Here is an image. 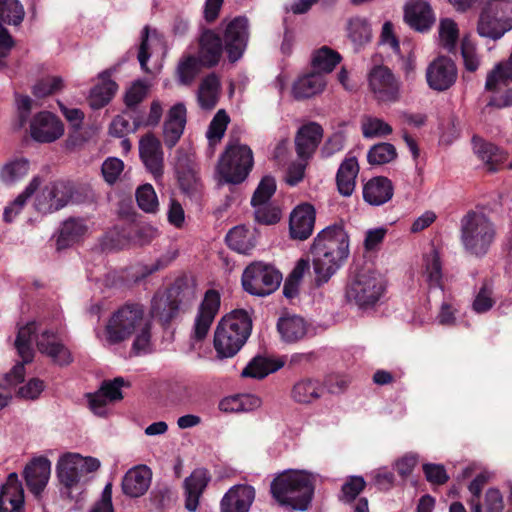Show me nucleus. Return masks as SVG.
Wrapping results in <instances>:
<instances>
[{
  "mask_svg": "<svg viewBox=\"0 0 512 512\" xmlns=\"http://www.w3.org/2000/svg\"><path fill=\"white\" fill-rule=\"evenodd\" d=\"M140 158L155 180L161 179L164 170V152L161 142L153 134L143 136L139 141Z\"/></svg>",
  "mask_w": 512,
  "mask_h": 512,
  "instance_id": "obj_20",
  "label": "nucleus"
},
{
  "mask_svg": "<svg viewBox=\"0 0 512 512\" xmlns=\"http://www.w3.org/2000/svg\"><path fill=\"white\" fill-rule=\"evenodd\" d=\"M315 224V209L308 203L296 206L289 220V231L293 239L306 240L313 232Z\"/></svg>",
  "mask_w": 512,
  "mask_h": 512,
  "instance_id": "obj_23",
  "label": "nucleus"
},
{
  "mask_svg": "<svg viewBox=\"0 0 512 512\" xmlns=\"http://www.w3.org/2000/svg\"><path fill=\"white\" fill-rule=\"evenodd\" d=\"M439 44L448 52H453L459 39V27L452 18H441L438 26Z\"/></svg>",
  "mask_w": 512,
  "mask_h": 512,
  "instance_id": "obj_49",
  "label": "nucleus"
},
{
  "mask_svg": "<svg viewBox=\"0 0 512 512\" xmlns=\"http://www.w3.org/2000/svg\"><path fill=\"white\" fill-rule=\"evenodd\" d=\"M161 42V38L155 30L150 31L147 26L143 28L141 33V43L138 51V61L142 70L145 72L149 71L147 62L150 58L152 47L161 44Z\"/></svg>",
  "mask_w": 512,
  "mask_h": 512,
  "instance_id": "obj_51",
  "label": "nucleus"
},
{
  "mask_svg": "<svg viewBox=\"0 0 512 512\" xmlns=\"http://www.w3.org/2000/svg\"><path fill=\"white\" fill-rule=\"evenodd\" d=\"M282 281L281 273L272 265L253 262L242 274L243 289L251 295L264 297L273 293Z\"/></svg>",
  "mask_w": 512,
  "mask_h": 512,
  "instance_id": "obj_11",
  "label": "nucleus"
},
{
  "mask_svg": "<svg viewBox=\"0 0 512 512\" xmlns=\"http://www.w3.org/2000/svg\"><path fill=\"white\" fill-rule=\"evenodd\" d=\"M458 76L454 61L446 56L434 59L426 68V81L434 91L443 92L452 87Z\"/></svg>",
  "mask_w": 512,
  "mask_h": 512,
  "instance_id": "obj_16",
  "label": "nucleus"
},
{
  "mask_svg": "<svg viewBox=\"0 0 512 512\" xmlns=\"http://www.w3.org/2000/svg\"><path fill=\"white\" fill-rule=\"evenodd\" d=\"M136 201L141 210L146 213H156L159 209L157 194L151 184H143L136 190Z\"/></svg>",
  "mask_w": 512,
  "mask_h": 512,
  "instance_id": "obj_55",
  "label": "nucleus"
},
{
  "mask_svg": "<svg viewBox=\"0 0 512 512\" xmlns=\"http://www.w3.org/2000/svg\"><path fill=\"white\" fill-rule=\"evenodd\" d=\"M186 124V107L183 103L173 105L163 124V138L167 147L172 148L181 138Z\"/></svg>",
  "mask_w": 512,
  "mask_h": 512,
  "instance_id": "obj_26",
  "label": "nucleus"
},
{
  "mask_svg": "<svg viewBox=\"0 0 512 512\" xmlns=\"http://www.w3.org/2000/svg\"><path fill=\"white\" fill-rule=\"evenodd\" d=\"M220 309V294L213 289L205 292L194 316L191 337L202 341L208 335L210 328Z\"/></svg>",
  "mask_w": 512,
  "mask_h": 512,
  "instance_id": "obj_14",
  "label": "nucleus"
},
{
  "mask_svg": "<svg viewBox=\"0 0 512 512\" xmlns=\"http://www.w3.org/2000/svg\"><path fill=\"white\" fill-rule=\"evenodd\" d=\"M134 336L133 351L139 355L151 348V319L139 304H126L109 318L105 329L97 333L104 345L119 344Z\"/></svg>",
  "mask_w": 512,
  "mask_h": 512,
  "instance_id": "obj_1",
  "label": "nucleus"
},
{
  "mask_svg": "<svg viewBox=\"0 0 512 512\" xmlns=\"http://www.w3.org/2000/svg\"><path fill=\"white\" fill-rule=\"evenodd\" d=\"M152 472L146 465H138L129 469L122 480V490L129 497H140L148 490Z\"/></svg>",
  "mask_w": 512,
  "mask_h": 512,
  "instance_id": "obj_28",
  "label": "nucleus"
},
{
  "mask_svg": "<svg viewBox=\"0 0 512 512\" xmlns=\"http://www.w3.org/2000/svg\"><path fill=\"white\" fill-rule=\"evenodd\" d=\"M385 291V282L376 271L363 269L351 275L345 290L348 302L361 309L373 307Z\"/></svg>",
  "mask_w": 512,
  "mask_h": 512,
  "instance_id": "obj_8",
  "label": "nucleus"
},
{
  "mask_svg": "<svg viewBox=\"0 0 512 512\" xmlns=\"http://www.w3.org/2000/svg\"><path fill=\"white\" fill-rule=\"evenodd\" d=\"M461 56L466 71L475 72L479 69L482 57L478 52V46L469 35H465L461 41Z\"/></svg>",
  "mask_w": 512,
  "mask_h": 512,
  "instance_id": "obj_50",
  "label": "nucleus"
},
{
  "mask_svg": "<svg viewBox=\"0 0 512 512\" xmlns=\"http://www.w3.org/2000/svg\"><path fill=\"white\" fill-rule=\"evenodd\" d=\"M25 376V366L16 364L3 376L0 388V410L8 405L11 400L10 390L21 383Z\"/></svg>",
  "mask_w": 512,
  "mask_h": 512,
  "instance_id": "obj_47",
  "label": "nucleus"
},
{
  "mask_svg": "<svg viewBox=\"0 0 512 512\" xmlns=\"http://www.w3.org/2000/svg\"><path fill=\"white\" fill-rule=\"evenodd\" d=\"M317 285L326 283L349 257V236L342 225H331L320 231L311 247Z\"/></svg>",
  "mask_w": 512,
  "mask_h": 512,
  "instance_id": "obj_3",
  "label": "nucleus"
},
{
  "mask_svg": "<svg viewBox=\"0 0 512 512\" xmlns=\"http://www.w3.org/2000/svg\"><path fill=\"white\" fill-rule=\"evenodd\" d=\"M210 480L211 476L208 470L204 468L195 469L190 476L184 480L185 508L189 512H195L198 509L200 497Z\"/></svg>",
  "mask_w": 512,
  "mask_h": 512,
  "instance_id": "obj_24",
  "label": "nucleus"
},
{
  "mask_svg": "<svg viewBox=\"0 0 512 512\" xmlns=\"http://www.w3.org/2000/svg\"><path fill=\"white\" fill-rule=\"evenodd\" d=\"M149 84L144 81H135L126 92L125 102L127 106L132 107L140 103L147 95Z\"/></svg>",
  "mask_w": 512,
  "mask_h": 512,
  "instance_id": "obj_63",
  "label": "nucleus"
},
{
  "mask_svg": "<svg viewBox=\"0 0 512 512\" xmlns=\"http://www.w3.org/2000/svg\"><path fill=\"white\" fill-rule=\"evenodd\" d=\"M51 474V462L46 457L34 458L24 469L26 485L34 495H39L46 487Z\"/></svg>",
  "mask_w": 512,
  "mask_h": 512,
  "instance_id": "obj_25",
  "label": "nucleus"
},
{
  "mask_svg": "<svg viewBox=\"0 0 512 512\" xmlns=\"http://www.w3.org/2000/svg\"><path fill=\"white\" fill-rule=\"evenodd\" d=\"M88 227L82 219H68L63 222L57 244L59 248H65L78 241L87 232Z\"/></svg>",
  "mask_w": 512,
  "mask_h": 512,
  "instance_id": "obj_43",
  "label": "nucleus"
},
{
  "mask_svg": "<svg viewBox=\"0 0 512 512\" xmlns=\"http://www.w3.org/2000/svg\"><path fill=\"white\" fill-rule=\"evenodd\" d=\"M117 90V84L110 79L107 71L99 75V83L90 92L89 104L93 109H100L107 105Z\"/></svg>",
  "mask_w": 512,
  "mask_h": 512,
  "instance_id": "obj_38",
  "label": "nucleus"
},
{
  "mask_svg": "<svg viewBox=\"0 0 512 512\" xmlns=\"http://www.w3.org/2000/svg\"><path fill=\"white\" fill-rule=\"evenodd\" d=\"M495 237L491 221L481 213L470 212L461 221V241L470 254L484 255Z\"/></svg>",
  "mask_w": 512,
  "mask_h": 512,
  "instance_id": "obj_10",
  "label": "nucleus"
},
{
  "mask_svg": "<svg viewBox=\"0 0 512 512\" xmlns=\"http://www.w3.org/2000/svg\"><path fill=\"white\" fill-rule=\"evenodd\" d=\"M323 136L322 127L314 122L302 126L295 138L297 154L308 159L315 152Z\"/></svg>",
  "mask_w": 512,
  "mask_h": 512,
  "instance_id": "obj_31",
  "label": "nucleus"
},
{
  "mask_svg": "<svg viewBox=\"0 0 512 512\" xmlns=\"http://www.w3.org/2000/svg\"><path fill=\"white\" fill-rule=\"evenodd\" d=\"M34 344L41 354L49 357L56 365L66 366L73 361L70 350L57 331L42 323L30 321L18 327L14 345L22 359L19 364L24 366L32 362L35 354Z\"/></svg>",
  "mask_w": 512,
  "mask_h": 512,
  "instance_id": "obj_2",
  "label": "nucleus"
},
{
  "mask_svg": "<svg viewBox=\"0 0 512 512\" xmlns=\"http://www.w3.org/2000/svg\"><path fill=\"white\" fill-rule=\"evenodd\" d=\"M358 173L359 164L356 157L347 156L340 164L336 174L337 188L342 196L349 197L353 194Z\"/></svg>",
  "mask_w": 512,
  "mask_h": 512,
  "instance_id": "obj_35",
  "label": "nucleus"
},
{
  "mask_svg": "<svg viewBox=\"0 0 512 512\" xmlns=\"http://www.w3.org/2000/svg\"><path fill=\"white\" fill-rule=\"evenodd\" d=\"M100 465L99 459L74 452H67L59 457L56 465L57 477L65 488L63 493L67 498L75 501L74 509H80L83 506L81 482L89 474L96 472Z\"/></svg>",
  "mask_w": 512,
  "mask_h": 512,
  "instance_id": "obj_6",
  "label": "nucleus"
},
{
  "mask_svg": "<svg viewBox=\"0 0 512 512\" xmlns=\"http://www.w3.org/2000/svg\"><path fill=\"white\" fill-rule=\"evenodd\" d=\"M30 171V161L22 156L9 158L0 168V181L12 186L24 179Z\"/></svg>",
  "mask_w": 512,
  "mask_h": 512,
  "instance_id": "obj_37",
  "label": "nucleus"
},
{
  "mask_svg": "<svg viewBox=\"0 0 512 512\" xmlns=\"http://www.w3.org/2000/svg\"><path fill=\"white\" fill-rule=\"evenodd\" d=\"M396 155V149L392 144L379 143L368 151L367 159L371 165H383L394 160Z\"/></svg>",
  "mask_w": 512,
  "mask_h": 512,
  "instance_id": "obj_59",
  "label": "nucleus"
},
{
  "mask_svg": "<svg viewBox=\"0 0 512 512\" xmlns=\"http://www.w3.org/2000/svg\"><path fill=\"white\" fill-rule=\"evenodd\" d=\"M255 488L248 484H236L223 495L220 512H249L255 501Z\"/></svg>",
  "mask_w": 512,
  "mask_h": 512,
  "instance_id": "obj_21",
  "label": "nucleus"
},
{
  "mask_svg": "<svg viewBox=\"0 0 512 512\" xmlns=\"http://www.w3.org/2000/svg\"><path fill=\"white\" fill-rule=\"evenodd\" d=\"M322 387L318 381L312 379H302L296 382L291 391V397L294 401L301 404H309L320 398Z\"/></svg>",
  "mask_w": 512,
  "mask_h": 512,
  "instance_id": "obj_45",
  "label": "nucleus"
},
{
  "mask_svg": "<svg viewBox=\"0 0 512 512\" xmlns=\"http://www.w3.org/2000/svg\"><path fill=\"white\" fill-rule=\"evenodd\" d=\"M369 89L381 103H394L400 98L399 79L385 66H375L368 74Z\"/></svg>",
  "mask_w": 512,
  "mask_h": 512,
  "instance_id": "obj_13",
  "label": "nucleus"
},
{
  "mask_svg": "<svg viewBox=\"0 0 512 512\" xmlns=\"http://www.w3.org/2000/svg\"><path fill=\"white\" fill-rule=\"evenodd\" d=\"M422 277L427 285L428 293H443L442 263L439 252L432 248L423 256Z\"/></svg>",
  "mask_w": 512,
  "mask_h": 512,
  "instance_id": "obj_29",
  "label": "nucleus"
},
{
  "mask_svg": "<svg viewBox=\"0 0 512 512\" xmlns=\"http://www.w3.org/2000/svg\"><path fill=\"white\" fill-rule=\"evenodd\" d=\"M195 297L193 287H173L168 293L156 294L153 297L150 315L163 323H168L177 315L182 305L189 304Z\"/></svg>",
  "mask_w": 512,
  "mask_h": 512,
  "instance_id": "obj_12",
  "label": "nucleus"
},
{
  "mask_svg": "<svg viewBox=\"0 0 512 512\" xmlns=\"http://www.w3.org/2000/svg\"><path fill=\"white\" fill-rule=\"evenodd\" d=\"M458 13H466L477 3L484 2L476 22V33L490 41H498L512 30V2L510 0H447Z\"/></svg>",
  "mask_w": 512,
  "mask_h": 512,
  "instance_id": "obj_4",
  "label": "nucleus"
},
{
  "mask_svg": "<svg viewBox=\"0 0 512 512\" xmlns=\"http://www.w3.org/2000/svg\"><path fill=\"white\" fill-rule=\"evenodd\" d=\"M0 512H25L24 490L16 473H10L0 487Z\"/></svg>",
  "mask_w": 512,
  "mask_h": 512,
  "instance_id": "obj_22",
  "label": "nucleus"
},
{
  "mask_svg": "<svg viewBox=\"0 0 512 512\" xmlns=\"http://www.w3.org/2000/svg\"><path fill=\"white\" fill-rule=\"evenodd\" d=\"M129 386V383L122 377L104 381L98 391L87 395L91 411L97 416L108 414V404L123 398L121 388Z\"/></svg>",
  "mask_w": 512,
  "mask_h": 512,
  "instance_id": "obj_18",
  "label": "nucleus"
},
{
  "mask_svg": "<svg viewBox=\"0 0 512 512\" xmlns=\"http://www.w3.org/2000/svg\"><path fill=\"white\" fill-rule=\"evenodd\" d=\"M472 143L474 153L483 162L491 165L490 170H495L494 165L502 163L506 159V154L492 143L478 137H474Z\"/></svg>",
  "mask_w": 512,
  "mask_h": 512,
  "instance_id": "obj_46",
  "label": "nucleus"
},
{
  "mask_svg": "<svg viewBox=\"0 0 512 512\" xmlns=\"http://www.w3.org/2000/svg\"><path fill=\"white\" fill-rule=\"evenodd\" d=\"M42 182L43 180L40 176H34L25 187L24 191L19 194L13 202L5 207L3 217L6 222H11L14 220V218L25 206L27 200L32 195H34L38 188L41 186Z\"/></svg>",
  "mask_w": 512,
  "mask_h": 512,
  "instance_id": "obj_42",
  "label": "nucleus"
},
{
  "mask_svg": "<svg viewBox=\"0 0 512 512\" xmlns=\"http://www.w3.org/2000/svg\"><path fill=\"white\" fill-rule=\"evenodd\" d=\"M341 56L338 52L324 46L315 51L312 64L319 71L329 73L340 62Z\"/></svg>",
  "mask_w": 512,
  "mask_h": 512,
  "instance_id": "obj_54",
  "label": "nucleus"
},
{
  "mask_svg": "<svg viewBox=\"0 0 512 512\" xmlns=\"http://www.w3.org/2000/svg\"><path fill=\"white\" fill-rule=\"evenodd\" d=\"M405 20L413 29L424 32L434 24L435 15L428 2L413 0L406 5Z\"/></svg>",
  "mask_w": 512,
  "mask_h": 512,
  "instance_id": "obj_30",
  "label": "nucleus"
},
{
  "mask_svg": "<svg viewBox=\"0 0 512 512\" xmlns=\"http://www.w3.org/2000/svg\"><path fill=\"white\" fill-rule=\"evenodd\" d=\"M135 113V110H126L121 115L116 116L110 124V134L123 137L141 127V119L136 117Z\"/></svg>",
  "mask_w": 512,
  "mask_h": 512,
  "instance_id": "obj_48",
  "label": "nucleus"
},
{
  "mask_svg": "<svg viewBox=\"0 0 512 512\" xmlns=\"http://www.w3.org/2000/svg\"><path fill=\"white\" fill-rule=\"evenodd\" d=\"M309 325L300 316L284 315L278 319L277 330L281 339L286 343L302 340L308 333Z\"/></svg>",
  "mask_w": 512,
  "mask_h": 512,
  "instance_id": "obj_34",
  "label": "nucleus"
},
{
  "mask_svg": "<svg viewBox=\"0 0 512 512\" xmlns=\"http://www.w3.org/2000/svg\"><path fill=\"white\" fill-rule=\"evenodd\" d=\"M63 87V79L59 76H47L33 86V95L37 98L49 96Z\"/></svg>",
  "mask_w": 512,
  "mask_h": 512,
  "instance_id": "obj_60",
  "label": "nucleus"
},
{
  "mask_svg": "<svg viewBox=\"0 0 512 512\" xmlns=\"http://www.w3.org/2000/svg\"><path fill=\"white\" fill-rule=\"evenodd\" d=\"M229 123V116L224 110H219L208 127L206 136L211 146L216 145L223 138L227 125Z\"/></svg>",
  "mask_w": 512,
  "mask_h": 512,
  "instance_id": "obj_58",
  "label": "nucleus"
},
{
  "mask_svg": "<svg viewBox=\"0 0 512 512\" xmlns=\"http://www.w3.org/2000/svg\"><path fill=\"white\" fill-rule=\"evenodd\" d=\"M255 218L259 223L271 225L281 219V209L275 202H265L253 205Z\"/></svg>",
  "mask_w": 512,
  "mask_h": 512,
  "instance_id": "obj_56",
  "label": "nucleus"
},
{
  "mask_svg": "<svg viewBox=\"0 0 512 512\" xmlns=\"http://www.w3.org/2000/svg\"><path fill=\"white\" fill-rule=\"evenodd\" d=\"M493 285L485 282L476 293L472 303V309L477 314L488 312L495 304Z\"/></svg>",
  "mask_w": 512,
  "mask_h": 512,
  "instance_id": "obj_57",
  "label": "nucleus"
},
{
  "mask_svg": "<svg viewBox=\"0 0 512 512\" xmlns=\"http://www.w3.org/2000/svg\"><path fill=\"white\" fill-rule=\"evenodd\" d=\"M254 165L251 148L239 142H230L217 164V174L225 183L239 184L249 175Z\"/></svg>",
  "mask_w": 512,
  "mask_h": 512,
  "instance_id": "obj_9",
  "label": "nucleus"
},
{
  "mask_svg": "<svg viewBox=\"0 0 512 512\" xmlns=\"http://www.w3.org/2000/svg\"><path fill=\"white\" fill-rule=\"evenodd\" d=\"M220 81L215 74L204 78L199 86L197 98L200 107L204 110L213 109L219 98Z\"/></svg>",
  "mask_w": 512,
  "mask_h": 512,
  "instance_id": "obj_39",
  "label": "nucleus"
},
{
  "mask_svg": "<svg viewBox=\"0 0 512 512\" xmlns=\"http://www.w3.org/2000/svg\"><path fill=\"white\" fill-rule=\"evenodd\" d=\"M226 242L231 249L246 254L255 246L254 233L244 226H236L226 235Z\"/></svg>",
  "mask_w": 512,
  "mask_h": 512,
  "instance_id": "obj_44",
  "label": "nucleus"
},
{
  "mask_svg": "<svg viewBox=\"0 0 512 512\" xmlns=\"http://www.w3.org/2000/svg\"><path fill=\"white\" fill-rule=\"evenodd\" d=\"M325 87V77L314 72L299 77L293 85L292 93L296 99H306L321 93Z\"/></svg>",
  "mask_w": 512,
  "mask_h": 512,
  "instance_id": "obj_36",
  "label": "nucleus"
},
{
  "mask_svg": "<svg viewBox=\"0 0 512 512\" xmlns=\"http://www.w3.org/2000/svg\"><path fill=\"white\" fill-rule=\"evenodd\" d=\"M347 36L357 48L370 42L372 28L369 21L360 16L350 18L347 22Z\"/></svg>",
  "mask_w": 512,
  "mask_h": 512,
  "instance_id": "obj_41",
  "label": "nucleus"
},
{
  "mask_svg": "<svg viewBox=\"0 0 512 512\" xmlns=\"http://www.w3.org/2000/svg\"><path fill=\"white\" fill-rule=\"evenodd\" d=\"M483 512H503V496L498 489L490 488L485 493Z\"/></svg>",
  "mask_w": 512,
  "mask_h": 512,
  "instance_id": "obj_64",
  "label": "nucleus"
},
{
  "mask_svg": "<svg viewBox=\"0 0 512 512\" xmlns=\"http://www.w3.org/2000/svg\"><path fill=\"white\" fill-rule=\"evenodd\" d=\"M223 52L220 36L211 29H203L199 36L198 58L204 67L218 64Z\"/></svg>",
  "mask_w": 512,
  "mask_h": 512,
  "instance_id": "obj_27",
  "label": "nucleus"
},
{
  "mask_svg": "<svg viewBox=\"0 0 512 512\" xmlns=\"http://www.w3.org/2000/svg\"><path fill=\"white\" fill-rule=\"evenodd\" d=\"M276 191V181L272 176H265L260 181L257 189L255 190L251 199L252 206L255 204H261L270 202L271 197Z\"/></svg>",
  "mask_w": 512,
  "mask_h": 512,
  "instance_id": "obj_61",
  "label": "nucleus"
},
{
  "mask_svg": "<svg viewBox=\"0 0 512 512\" xmlns=\"http://www.w3.org/2000/svg\"><path fill=\"white\" fill-rule=\"evenodd\" d=\"M248 20L245 17H236L225 27V49L230 61H237L243 54L248 42Z\"/></svg>",
  "mask_w": 512,
  "mask_h": 512,
  "instance_id": "obj_19",
  "label": "nucleus"
},
{
  "mask_svg": "<svg viewBox=\"0 0 512 512\" xmlns=\"http://www.w3.org/2000/svg\"><path fill=\"white\" fill-rule=\"evenodd\" d=\"M203 67L200 58L189 55L184 57L178 64L177 76L178 80L183 85H189L193 82L195 77Z\"/></svg>",
  "mask_w": 512,
  "mask_h": 512,
  "instance_id": "obj_53",
  "label": "nucleus"
},
{
  "mask_svg": "<svg viewBox=\"0 0 512 512\" xmlns=\"http://www.w3.org/2000/svg\"><path fill=\"white\" fill-rule=\"evenodd\" d=\"M124 169L122 160L116 157L107 158L102 164V175L108 184H114Z\"/></svg>",
  "mask_w": 512,
  "mask_h": 512,
  "instance_id": "obj_62",
  "label": "nucleus"
},
{
  "mask_svg": "<svg viewBox=\"0 0 512 512\" xmlns=\"http://www.w3.org/2000/svg\"><path fill=\"white\" fill-rule=\"evenodd\" d=\"M392 182L383 176L373 177L363 186V199L372 206H380L393 197Z\"/></svg>",
  "mask_w": 512,
  "mask_h": 512,
  "instance_id": "obj_32",
  "label": "nucleus"
},
{
  "mask_svg": "<svg viewBox=\"0 0 512 512\" xmlns=\"http://www.w3.org/2000/svg\"><path fill=\"white\" fill-rule=\"evenodd\" d=\"M72 197L69 183L55 181L40 190L34 199V208L42 214L53 213L67 205Z\"/></svg>",
  "mask_w": 512,
  "mask_h": 512,
  "instance_id": "obj_15",
  "label": "nucleus"
},
{
  "mask_svg": "<svg viewBox=\"0 0 512 512\" xmlns=\"http://www.w3.org/2000/svg\"><path fill=\"white\" fill-rule=\"evenodd\" d=\"M361 129L364 138L385 137L392 133V127L384 120L374 116H364L361 120Z\"/></svg>",
  "mask_w": 512,
  "mask_h": 512,
  "instance_id": "obj_52",
  "label": "nucleus"
},
{
  "mask_svg": "<svg viewBox=\"0 0 512 512\" xmlns=\"http://www.w3.org/2000/svg\"><path fill=\"white\" fill-rule=\"evenodd\" d=\"M315 476L306 470H287L271 483L273 498L281 505L294 510L308 508L314 493Z\"/></svg>",
  "mask_w": 512,
  "mask_h": 512,
  "instance_id": "obj_5",
  "label": "nucleus"
},
{
  "mask_svg": "<svg viewBox=\"0 0 512 512\" xmlns=\"http://www.w3.org/2000/svg\"><path fill=\"white\" fill-rule=\"evenodd\" d=\"M252 329L245 310H234L224 316L214 333V348L221 358L233 357L244 345Z\"/></svg>",
  "mask_w": 512,
  "mask_h": 512,
  "instance_id": "obj_7",
  "label": "nucleus"
},
{
  "mask_svg": "<svg viewBox=\"0 0 512 512\" xmlns=\"http://www.w3.org/2000/svg\"><path fill=\"white\" fill-rule=\"evenodd\" d=\"M29 131L34 141L52 143L64 134V126L53 113L41 111L31 118Z\"/></svg>",
  "mask_w": 512,
  "mask_h": 512,
  "instance_id": "obj_17",
  "label": "nucleus"
},
{
  "mask_svg": "<svg viewBox=\"0 0 512 512\" xmlns=\"http://www.w3.org/2000/svg\"><path fill=\"white\" fill-rule=\"evenodd\" d=\"M282 366L283 362L281 361L257 356L254 357L242 370L241 376L262 379L270 373L278 371Z\"/></svg>",
  "mask_w": 512,
  "mask_h": 512,
  "instance_id": "obj_40",
  "label": "nucleus"
},
{
  "mask_svg": "<svg viewBox=\"0 0 512 512\" xmlns=\"http://www.w3.org/2000/svg\"><path fill=\"white\" fill-rule=\"evenodd\" d=\"M175 168L183 193L190 198L197 199L201 193V183L197 177L195 164L188 159L179 158Z\"/></svg>",
  "mask_w": 512,
  "mask_h": 512,
  "instance_id": "obj_33",
  "label": "nucleus"
}]
</instances>
